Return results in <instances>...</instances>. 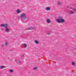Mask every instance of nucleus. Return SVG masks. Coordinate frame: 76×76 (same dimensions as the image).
Instances as JSON below:
<instances>
[{
    "label": "nucleus",
    "mask_w": 76,
    "mask_h": 76,
    "mask_svg": "<svg viewBox=\"0 0 76 76\" xmlns=\"http://www.w3.org/2000/svg\"><path fill=\"white\" fill-rule=\"evenodd\" d=\"M4 28H6L8 26V24H4Z\"/></svg>",
    "instance_id": "nucleus-6"
},
{
    "label": "nucleus",
    "mask_w": 76,
    "mask_h": 76,
    "mask_svg": "<svg viewBox=\"0 0 76 76\" xmlns=\"http://www.w3.org/2000/svg\"><path fill=\"white\" fill-rule=\"evenodd\" d=\"M57 4H58V5H60V4H61V3L60 2V1H58L57 3Z\"/></svg>",
    "instance_id": "nucleus-14"
},
{
    "label": "nucleus",
    "mask_w": 76,
    "mask_h": 76,
    "mask_svg": "<svg viewBox=\"0 0 76 76\" xmlns=\"http://www.w3.org/2000/svg\"><path fill=\"white\" fill-rule=\"evenodd\" d=\"M69 13H70L71 15H72L73 14H74V13H75V12H73V11H71Z\"/></svg>",
    "instance_id": "nucleus-12"
},
{
    "label": "nucleus",
    "mask_w": 76,
    "mask_h": 76,
    "mask_svg": "<svg viewBox=\"0 0 76 76\" xmlns=\"http://www.w3.org/2000/svg\"><path fill=\"white\" fill-rule=\"evenodd\" d=\"M72 65H73V66H75V62H72Z\"/></svg>",
    "instance_id": "nucleus-19"
},
{
    "label": "nucleus",
    "mask_w": 76,
    "mask_h": 76,
    "mask_svg": "<svg viewBox=\"0 0 76 76\" xmlns=\"http://www.w3.org/2000/svg\"><path fill=\"white\" fill-rule=\"evenodd\" d=\"M18 62L20 64H22V63H23L22 61H18Z\"/></svg>",
    "instance_id": "nucleus-15"
},
{
    "label": "nucleus",
    "mask_w": 76,
    "mask_h": 76,
    "mask_svg": "<svg viewBox=\"0 0 76 76\" xmlns=\"http://www.w3.org/2000/svg\"><path fill=\"white\" fill-rule=\"evenodd\" d=\"M1 47H3V46H4V45L2 44L1 45Z\"/></svg>",
    "instance_id": "nucleus-24"
},
{
    "label": "nucleus",
    "mask_w": 76,
    "mask_h": 76,
    "mask_svg": "<svg viewBox=\"0 0 76 76\" xmlns=\"http://www.w3.org/2000/svg\"><path fill=\"white\" fill-rule=\"evenodd\" d=\"M35 29V27H31L30 28H28V30H33V29Z\"/></svg>",
    "instance_id": "nucleus-3"
},
{
    "label": "nucleus",
    "mask_w": 76,
    "mask_h": 76,
    "mask_svg": "<svg viewBox=\"0 0 76 76\" xmlns=\"http://www.w3.org/2000/svg\"><path fill=\"white\" fill-rule=\"evenodd\" d=\"M72 10H74L75 11H76V9H72Z\"/></svg>",
    "instance_id": "nucleus-22"
},
{
    "label": "nucleus",
    "mask_w": 76,
    "mask_h": 76,
    "mask_svg": "<svg viewBox=\"0 0 76 76\" xmlns=\"http://www.w3.org/2000/svg\"><path fill=\"white\" fill-rule=\"evenodd\" d=\"M67 9H69V6H67Z\"/></svg>",
    "instance_id": "nucleus-25"
},
{
    "label": "nucleus",
    "mask_w": 76,
    "mask_h": 76,
    "mask_svg": "<svg viewBox=\"0 0 76 76\" xmlns=\"http://www.w3.org/2000/svg\"><path fill=\"white\" fill-rule=\"evenodd\" d=\"M4 67H5V66H1L0 67V69H3V68H4Z\"/></svg>",
    "instance_id": "nucleus-8"
},
{
    "label": "nucleus",
    "mask_w": 76,
    "mask_h": 76,
    "mask_svg": "<svg viewBox=\"0 0 76 76\" xmlns=\"http://www.w3.org/2000/svg\"><path fill=\"white\" fill-rule=\"evenodd\" d=\"M24 57V55H22V57Z\"/></svg>",
    "instance_id": "nucleus-23"
},
{
    "label": "nucleus",
    "mask_w": 76,
    "mask_h": 76,
    "mask_svg": "<svg viewBox=\"0 0 76 76\" xmlns=\"http://www.w3.org/2000/svg\"><path fill=\"white\" fill-rule=\"evenodd\" d=\"M3 1H4V0H2Z\"/></svg>",
    "instance_id": "nucleus-28"
},
{
    "label": "nucleus",
    "mask_w": 76,
    "mask_h": 76,
    "mask_svg": "<svg viewBox=\"0 0 76 76\" xmlns=\"http://www.w3.org/2000/svg\"><path fill=\"white\" fill-rule=\"evenodd\" d=\"M18 19H19V18L18 17Z\"/></svg>",
    "instance_id": "nucleus-27"
},
{
    "label": "nucleus",
    "mask_w": 76,
    "mask_h": 76,
    "mask_svg": "<svg viewBox=\"0 0 76 76\" xmlns=\"http://www.w3.org/2000/svg\"><path fill=\"white\" fill-rule=\"evenodd\" d=\"M34 42L35 43H36V44H37L39 43V42L37 40H35Z\"/></svg>",
    "instance_id": "nucleus-10"
},
{
    "label": "nucleus",
    "mask_w": 76,
    "mask_h": 76,
    "mask_svg": "<svg viewBox=\"0 0 76 76\" xmlns=\"http://www.w3.org/2000/svg\"><path fill=\"white\" fill-rule=\"evenodd\" d=\"M47 34L48 35H50L51 34V33L50 32H47Z\"/></svg>",
    "instance_id": "nucleus-20"
},
{
    "label": "nucleus",
    "mask_w": 76,
    "mask_h": 76,
    "mask_svg": "<svg viewBox=\"0 0 76 76\" xmlns=\"http://www.w3.org/2000/svg\"><path fill=\"white\" fill-rule=\"evenodd\" d=\"M56 22L58 23H63L64 22V20L62 18L61 20H58V21Z\"/></svg>",
    "instance_id": "nucleus-2"
},
{
    "label": "nucleus",
    "mask_w": 76,
    "mask_h": 76,
    "mask_svg": "<svg viewBox=\"0 0 76 76\" xmlns=\"http://www.w3.org/2000/svg\"><path fill=\"white\" fill-rule=\"evenodd\" d=\"M46 10H50V7H47L46 8Z\"/></svg>",
    "instance_id": "nucleus-9"
},
{
    "label": "nucleus",
    "mask_w": 76,
    "mask_h": 76,
    "mask_svg": "<svg viewBox=\"0 0 76 76\" xmlns=\"http://www.w3.org/2000/svg\"><path fill=\"white\" fill-rule=\"evenodd\" d=\"M5 31L6 32H8L9 31V29L7 28L6 29Z\"/></svg>",
    "instance_id": "nucleus-11"
},
{
    "label": "nucleus",
    "mask_w": 76,
    "mask_h": 76,
    "mask_svg": "<svg viewBox=\"0 0 76 76\" xmlns=\"http://www.w3.org/2000/svg\"><path fill=\"white\" fill-rule=\"evenodd\" d=\"M37 67H35L33 68L34 70H36V69H37Z\"/></svg>",
    "instance_id": "nucleus-21"
},
{
    "label": "nucleus",
    "mask_w": 76,
    "mask_h": 76,
    "mask_svg": "<svg viewBox=\"0 0 76 76\" xmlns=\"http://www.w3.org/2000/svg\"><path fill=\"white\" fill-rule=\"evenodd\" d=\"M9 71H10V72H13V71L12 69H10V70H9Z\"/></svg>",
    "instance_id": "nucleus-17"
},
{
    "label": "nucleus",
    "mask_w": 76,
    "mask_h": 76,
    "mask_svg": "<svg viewBox=\"0 0 76 76\" xmlns=\"http://www.w3.org/2000/svg\"><path fill=\"white\" fill-rule=\"evenodd\" d=\"M21 12V11H20V10L19 9H17L16 10V12L17 13H20Z\"/></svg>",
    "instance_id": "nucleus-4"
},
{
    "label": "nucleus",
    "mask_w": 76,
    "mask_h": 76,
    "mask_svg": "<svg viewBox=\"0 0 76 76\" xmlns=\"http://www.w3.org/2000/svg\"><path fill=\"white\" fill-rule=\"evenodd\" d=\"M25 16H26V14H25L23 13L20 16V18H21L23 17V19L25 20L27 18H26V17Z\"/></svg>",
    "instance_id": "nucleus-1"
},
{
    "label": "nucleus",
    "mask_w": 76,
    "mask_h": 76,
    "mask_svg": "<svg viewBox=\"0 0 76 76\" xmlns=\"http://www.w3.org/2000/svg\"><path fill=\"white\" fill-rule=\"evenodd\" d=\"M62 19V17H61V16H59V19H57L56 20V22H57V21H58V20H60L61 19Z\"/></svg>",
    "instance_id": "nucleus-5"
},
{
    "label": "nucleus",
    "mask_w": 76,
    "mask_h": 76,
    "mask_svg": "<svg viewBox=\"0 0 76 76\" xmlns=\"http://www.w3.org/2000/svg\"><path fill=\"white\" fill-rule=\"evenodd\" d=\"M5 45H8V43H7V42H5Z\"/></svg>",
    "instance_id": "nucleus-18"
},
{
    "label": "nucleus",
    "mask_w": 76,
    "mask_h": 76,
    "mask_svg": "<svg viewBox=\"0 0 76 76\" xmlns=\"http://www.w3.org/2000/svg\"><path fill=\"white\" fill-rule=\"evenodd\" d=\"M4 24H1V25H0L1 27H4Z\"/></svg>",
    "instance_id": "nucleus-13"
},
{
    "label": "nucleus",
    "mask_w": 76,
    "mask_h": 76,
    "mask_svg": "<svg viewBox=\"0 0 76 76\" xmlns=\"http://www.w3.org/2000/svg\"><path fill=\"white\" fill-rule=\"evenodd\" d=\"M10 51H12V50L11 49V50H10Z\"/></svg>",
    "instance_id": "nucleus-26"
},
{
    "label": "nucleus",
    "mask_w": 76,
    "mask_h": 76,
    "mask_svg": "<svg viewBox=\"0 0 76 76\" xmlns=\"http://www.w3.org/2000/svg\"><path fill=\"white\" fill-rule=\"evenodd\" d=\"M23 45H25L24 46L25 48H26V47H27V45L26 44L24 43V44H23Z\"/></svg>",
    "instance_id": "nucleus-16"
},
{
    "label": "nucleus",
    "mask_w": 76,
    "mask_h": 76,
    "mask_svg": "<svg viewBox=\"0 0 76 76\" xmlns=\"http://www.w3.org/2000/svg\"><path fill=\"white\" fill-rule=\"evenodd\" d=\"M47 23H50V22L51 21H50V20L49 19H47Z\"/></svg>",
    "instance_id": "nucleus-7"
}]
</instances>
